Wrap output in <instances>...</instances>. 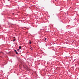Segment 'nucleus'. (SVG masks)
Here are the masks:
<instances>
[{
    "mask_svg": "<svg viewBox=\"0 0 79 79\" xmlns=\"http://www.w3.org/2000/svg\"><path fill=\"white\" fill-rule=\"evenodd\" d=\"M19 49H21V46H19Z\"/></svg>",
    "mask_w": 79,
    "mask_h": 79,
    "instance_id": "nucleus-1",
    "label": "nucleus"
},
{
    "mask_svg": "<svg viewBox=\"0 0 79 79\" xmlns=\"http://www.w3.org/2000/svg\"><path fill=\"white\" fill-rule=\"evenodd\" d=\"M16 54H18V53L17 52H16Z\"/></svg>",
    "mask_w": 79,
    "mask_h": 79,
    "instance_id": "nucleus-2",
    "label": "nucleus"
},
{
    "mask_svg": "<svg viewBox=\"0 0 79 79\" xmlns=\"http://www.w3.org/2000/svg\"><path fill=\"white\" fill-rule=\"evenodd\" d=\"M29 43H30V44H31V41H30L29 42Z\"/></svg>",
    "mask_w": 79,
    "mask_h": 79,
    "instance_id": "nucleus-3",
    "label": "nucleus"
},
{
    "mask_svg": "<svg viewBox=\"0 0 79 79\" xmlns=\"http://www.w3.org/2000/svg\"><path fill=\"white\" fill-rule=\"evenodd\" d=\"M44 39H45V40H47V38H44Z\"/></svg>",
    "mask_w": 79,
    "mask_h": 79,
    "instance_id": "nucleus-4",
    "label": "nucleus"
},
{
    "mask_svg": "<svg viewBox=\"0 0 79 79\" xmlns=\"http://www.w3.org/2000/svg\"><path fill=\"white\" fill-rule=\"evenodd\" d=\"M15 52H16V50H15Z\"/></svg>",
    "mask_w": 79,
    "mask_h": 79,
    "instance_id": "nucleus-5",
    "label": "nucleus"
},
{
    "mask_svg": "<svg viewBox=\"0 0 79 79\" xmlns=\"http://www.w3.org/2000/svg\"><path fill=\"white\" fill-rule=\"evenodd\" d=\"M13 41H15V40H14Z\"/></svg>",
    "mask_w": 79,
    "mask_h": 79,
    "instance_id": "nucleus-6",
    "label": "nucleus"
},
{
    "mask_svg": "<svg viewBox=\"0 0 79 79\" xmlns=\"http://www.w3.org/2000/svg\"><path fill=\"white\" fill-rule=\"evenodd\" d=\"M14 39H15V37H14Z\"/></svg>",
    "mask_w": 79,
    "mask_h": 79,
    "instance_id": "nucleus-7",
    "label": "nucleus"
},
{
    "mask_svg": "<svg viewBox=\"0 0 79 79\" xmlns=\"http://www.w3.org/2000/svg\"><path fill=\"white\" fill-rule=\"evenodd\" d=\"M18 50L19 51V49H18Z\"/></svg>",
    "mask_w": 79,
    "mask_h": 79,
    "instance_id": "nucleus-8",
    "label": "nucleus"
}]
</instances>
